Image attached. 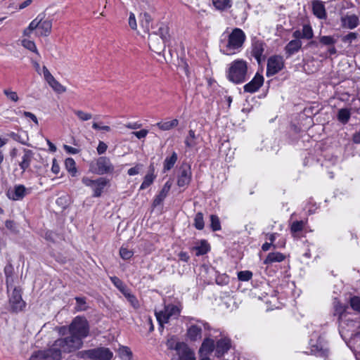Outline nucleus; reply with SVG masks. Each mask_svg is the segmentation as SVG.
<instances>
[{"instance_id": "56", "label": "nucleus", "mask_w": 360, "mask_h": 360, "mask_svg": "<svg viewBox=\"0 0 360 360\" xmlns=\"http://www.w3.org/2000/svg\"><path fill=\"white\" fill-rule=\"evenodd\" d=\"M129 27L132 29V30H136L137 28V24H136V18H135V15L133 13H131L129 14Z\"/></svg>"}, {"instance_id": "60", "label": "nucleus", "mask_w": 360, "mask_h": 360, "mask_svg": "<svg viewBox=\"0 0 360 360\" xmlns=\"http://www.w3.org/2000/svg\"><path fill=\"white\" fill-rule=\"evenodd\" d=\"M51 171L55 174H58L60 172V166L56 159L52 161Z\"/></svg>"}, {"instance_id": "62", "label": "nucleus", "mask_w": 360, "mask_h": 360, "mask_svg": "<svg viewBox=\"0 0 360 360\" xmlns=\"http://www.w3.org/2000/svg\"><path fill=\"white\" fill-rule=\"evenodd\" d=\"M23 115L25 117L30 118L37 125L39 124L38 120H37V117L35 116V115H34L33 113H32L30 112L25 111V112H23Z\"/></svg>"}, {"instance_id": "48", "label": "nucleus", "mask_w": 360, "mask_h": 360, "mask_svg": "<svg viewBox=\"0 0 360 360\" xmlns=\"http://www.w3.org/2000/svg\"><path fill=\"white\" fill-rule=\"evenodd\" d=\"M252 277V273L250 271H242L238 273V278L241 281H248Z\"/></svg>"}, {"instance_id": "46", "label": "nucleus", "mask_w": 360, "mask_h": 360, "mask_svg": "<svg viewBox=\"0 0 360 360\" xmlns=\"http://www.w3.org/2000/svg\"><path fill=\"white\" fill-rule=\"evenodd\" d=\"M112 283L124 294V292H126L127 289L126 288L123 282L116 276H113L110 278Z\"/></svg>"}, {"instance_id": "40", "label": "nucleus", "mask_w": 360, "mask_h": 360, "mask_svg": "<svg viewBox=\"0 0 360 360\" xmlns=\"http://www.w3.org/2000/svg\"><path fill=\"white\" fill-rule=\"evenodd\" d=\"M124 295L134 308L137 309L139 307L138 300L134 295L131 294L128 290L126 292H124Z\"/></svg>"}, {"instance_id": "41", "label": "nucleus", "mask_w": 360, "mask_h": 360, "mask_svg": "<svg viewBox=\"0 0 360 360\" xmlns=\"http://www.w3.org/2000/svg\"><path fill=\"white\" fill-rule=\"evenodd\" d=\"M305 225V222L304 221H295L292 223L290 226V231L292 234H295L297 232L301 231Z\"/></svg>"}, {"instance_id": "15", "label": "nucleus", "mask_w": 360, "mask_h": 360, "mask_svg": "<svg viewBox=\"0 0 360 360\" xmlns=\"http://www.w3.org/2000/svg\"><path fill=\"white\" fill-rule=\"evenodd\" d=\"M30 193V190L25 186L19 184L15 185L13 189L8 191V198L13 200H20Z\"/></svg>"}, {"instance_id": "26", "label": "nucleus", "mask_w": 360, "mask_h": 360, "mask_svg": "<svg viewBox=\"0 0 360 360\" xmlns=\"http://www.w3.org/2000/svg\"><path fill=\"white\" fill-rule=\"evenodd\" d=\"M302 44L300 40H291L285 47L286 53L291 56L295 53H297L302 47Z\"/></svg>"}, {"instance_id": "55", "label": "nucleus", "mask_w": 360, "mask_h": 360, "mask_svg": "<svg viewBox=\"0 0 360 360\" xmlns=\"http://www.w3.org/2000/svg\"><path fill=\"white\" fill-rule=\"evenodd\" d=\"M92 128L96 130H102V131H105L107 132L110 131V130H111V128L109 126H106V125L102 126L99 123H97V122L93 123Z\"/></svg>"}, {"instance_id": "58", "label": "nucleus", "mask_w": 360, "mask_h": 360, "mask_svg": "<svg viewBox=\"0 0 360 360\" xmlns=\"http://www.w3.org/2000/svg\"><path fill=\"white\" fill-rule=\"evenodd\" d=\"M134 136H136L139 139L145 138L148 134V131L147 129H141L138 131H134L132 133Z\"/></svg>"}, {"instance_id": "9", "label": "nucleus", "mask_w": 360, "mask_h": 360, "mask_svg": "<svg viewBox=\"0 0 360 360\" xmlns=\"http://www.w3.org/2000/svg\"><path fill=\"white\" fill-rule=\"evenodd\" d=\"M82 182L88 187H91L94 193L93 196L100 197L103 192L105 187L109 184V181L103 177H100L96 180H93L89 177L84 176Z\"/></svg>"}, {"instance_id": "30", "label": "nucleus", "mask_w": 360, "mask_h": 360, "mask_svg": "<svg viewBox=\"0 0 360 360\" xmlns=\"http://www.w3.org/2000/svg\"><path fill=\"white\" fill-rule=\"evenodd\" d=\"M177 160V154L173 152L172 155L165 158L163 164V170L167 172L170 170Z\"/></svg>"}, {"instance_id": "14", "label": "nucleus", "mask_w": 360, "mask_h": 360, "mask_svg": "<svg viewBox=\"0 0 360 360\" xmlns=\"http://www.w3.org/2000/svg\"><path fill=\"white\" fill-rule=\"evenodd\" d=\"M43 74L45 80L54 91L58 94H63L66 91L65 86L62 85L54 78L46 66L43 67Z\"/></svg>"}, {"instance_id": "20", "label": "nucleus", "mask_w": 360, "mask_h": 360, "mask_svg": "<svg viewBox=\"0 0 360 360\" xmlns=\"http://www.w3.org/2000/svg\"><path fill=\"white\" fill-rule=\"evenodd\" d=\"M341 22L343 27L352 30L358 26L359 20L354 14L345 15L341 18Z\"/></svg>"}, {"instance_id": "11", "label": "nucleus", "mask_w": 360, "mask_h": 360, "mask_svg": "<svg viewBox=\"0 0 360 360\" xmlns=\"http://www.w3.org/2000/svg\"><path fill=\"white\" fill-rule=\"evenodd\" d=\"M172 360H195L194 352L184 342H178L172 352Z\"/></svg>"}, {"instance_id": "16", "label": "nucleus", "mask_w": 360, "mask_h": 360, "mask_svg": "<svg viewBox=\"0 0 360 360\" xmlns=\"http://www.w3.org/2000/svg\"><path fill=\"white\" fill-rule=\"evenodd\" d=\"M264 83V77L262 75L257 73L253 79L244 86V91L255 93L259 90Z\"/></svg>"}, {"instance_id": "12", "label": "nucleus", "mask_w": 360, "mask_h": 360, "mask_svg": "<svg viewBox=\"0 0 360 360\" xmlns=\"http://www.w3.org/2000/svg\"><path fill=\"white\" fill-rule=\"evenodd\" d=\"M284 66L283 59L279 56L270 57L267 62V76L274 75L283 69Z\"/></svg>"}, {"instance_id": "61", "label": "nucleus", "mask_w": 360, "mask_h": 360, "mask_svg": "<svg viewBox=\"0 0 360 360\" xmlns=\"http://www.w3.org/2000/svg\"><path fill=\"white\" fill-rule=\"evenodd\" d=\"M63 148L65 150L70 154H77L79 152V150L77 148H73L68 145H64Z\"/></svg>"}, {"instance_id": "6", "label": "nucleus", "mask_w": 360, "mask_h": 360, "mask_svg": "<svg viewBox=\"0 0 360 360\" xmlns=\"http://www.w3.org/2000/svg\"><path fill=\"white\" fill-rule=\"evenodd\" d=\"M89 170L94 174L102 175L112 173L114 171V166L108 158L102 156L90 163Z\"/></svg>"}, {"instance_id": "23", "label": "nucleus", "mask_w": 360, "mask_h": 360, "mask_svg": "<svg viewBox=\"0 0 360 360\" xmlns=\"http://www.w3.org/2000/svg\"><path fill=\"white\" fill-rule=\"evenodd\" d=\"M32 158V151L28 149H25L23 150V155L21 157V160L19 162V166L22 169V174L30 167Z\"/></svg>"}, {"instance_id": "54", "label": "nucleus", "mask_w": 360, "mask_h": 360, "mask_svg": "<svg viewBox=\"0 0 360 360\" xmlns=\"http://www.w3.org/2000/svg\"><path fill=\"white\" fill-rule=\"evenodd\" d=\"M357 38V34L355 32H350L348 34L345 35L342 38V41L345 43L351 44L353 40Z\"/></svg>"}, {"instance_id": "24", "label": "nucleus", "mask_w": 360, "mask_h": 360, "mask_svg": "<svg viewBox=\"0 0 360 360\" xmlns=\"http://www.w3.org/2000/svg\"><path fill=\"white\" fill-rule=\"evenodd\" d=\"M214 349V342L213 340L207 338H205L199 349L200 356H208V354Z\"/></svg>"}, {"instance_id": "18", "label": "nucleus", "mask_w": 360, "mask_h": 360, "mask_svg": "<svg viewBox=\"0 0 360 360\" xmlns=\"http://www.w3.org/2000/svg\"><path fill=\"white\" fill-rule=\"evenodd\" d=\"M149 47L153 51L160 54L165 49V42L160 39L157 34H149Z\"/></svg>"}, {"instance_id": "51", "label": "nucleus", "mask_w": 360, "mask_h": 360, "mask_svg": "<svg viewBox=\"0 0 360 360\" xmlns=\"http://www.w3.org/2000/svg\"><path fill=\"white\" fill-rule=\"evenodd\" d=\"M350 305L354 310L360 313V297L356 296L352 297Z\"/></svg>"}, {"instance_id": "42", "label": "nucleus", "mask_w": 360, "mask_h": 360, "mask_svg": "<svg viewBox=\"0 0 360 360\" xmlns=\"http://www.w3.org/2000/svg\"><path fill=\"white\" fill-rule=\"evenodd\" d=\"M194 226L198 230L204 228L203 215L201 212H198L194 218Z\"/></svg>"}, {"instance_id": "19", "label": "nucleus", "mask_w": 360, "mask_h": 360, "mask_svg": "<svg viewBox=\"0 0 360 360\" xmlns=\"http://www.w3.org/2000/svg\"><path fill=\"white\" fill-rule=\"evenodd\" d=\"M265 49V44L262 41H253L252 44V55L257 60L258 63L261 62L262 58L264 57V51Z\"/></svg>"}, {"instance_id": "5", "label": "nucleus", "mask_w": 360, "mask_h": 360, "mask_svg": "<svg viewBox=\"0 0 360 360\" xmlns=\"http://www.w3.org/2000/svg\"><path fill=\"white\" fill-rule=\"evenodd\" d=\"M64 353L60 345H56V340L46 350L34 352L30 360H60Z\"/></svg>"}, {"instance_id": "50", "label": "nucleus", "mask_w": 360, "mask_h": 360, "mask_svg": "<svg viewBox=\"0 0 360 360\" xmlns=\"http://www.w3.org/2000/svg\"><path fill=\"white\" fill-rule=\"evenodd\" d=\"M210 221H211V227L213 231H218L221 229V225L219 222V219L216 215L210 216Z\"/></svg>"}, {"instance_id": "59", "label": "nucleus", "mask_w": 360, "mask_h": 360, "mask_svg": "<svg viewBox=\"0 0 360 360\" xmlns=\"http://www.w3.org/2000/svg\"><path fill=\"white\" fill-rule=\"evenodd\" d=\"M179 342H176L174 338H170L167 342V346L169 349L172 350L173 352L175 351L176 345H177Z\"/></svg>"}, {"instance_id": "22", "label": "nucleus", "mask_w": 360, "mask_h": 360, "mask_svg": "<svg viewBox=\"0 0 360 360\" xmlns=\"http://www.w3.org/2000/svg\"><path fill=\"white\" fill-rule=\"evenodd\" d=\"M172 183L170 181H167L165 185L163 186L162 188L157 195L153 200V206L156 207L159 205H160L165 198L167 197L171 187H172Z\"/></svg>"}, {"instance_id": "64", "label": "nucleus", "mask_w": 360, "mask_h": 360, "mask_svg": "<svg viewBox=\"0 0 360 360\" xmlns=\"http://www.w3.org/2000/svg\"><path fill=\"white\" fill-rule=\"evenodd\" d=\"M292 37L295 38L294 40H300V39H304V37L302 35L301 30H295L292 33Z\"/></svg>"}, {"instance_id": "49", "label": "nucleus", "mask_w": 360, "mask_h": 360, "mask_svg": "<svg viewBox=\"0 0 360 360\" xmlns=\"http://www.w3.org/2000/svg\"><path fill=\"white\" fill-rule=\"evenodd\" d=\"M77 302L76 310L77 311H84L87 309L86 300L84 297H76Z\"/></svg>"}, {"instance_id": "10", "label": "nucleus", "mask_w": 360, "mask_h": 360, "mask_svg": "<svg viewBox=\"0 0 360 360\" xmlns=\"http://www.w3.org/2000/svg\"><path fill=\"white\" fill-rule=\"evenodd\" d=\"M180 314V309L175 305L169 304L165 307L164 310L155 311L156 319L162 327L164 323L168 322L171 318H176Z\"/></svg>"}, {"instance_id": "38", "label": "nucleus", "mask_w": 360, "mask_h": 360, "mask_svg": "<svg viewBox=\"0 0 360 360\" xmlns=\"http://www.w3.org/2000/svg\"><path fill=\"white\" fill-rule=\"evenodd\" d=\"M22 45L27 49L35 53L39 57H40V54L37 49L35 43L33 41L28 39L22 40Z\"/></svg>"}, {"instance_id": "36", "label": "nucleus", "mask_w": 360, "mask_h": 360, "mask_svg": "<svg viewBox=\"0 0 360 360\" xmlns=\"http://www.w3.org/2000/svg\"><path fill=\"white\" fill-rule=\"evenodd\" d=\"M154 34H157L158 37L166 43L169 38V28L165 25H161L158 28V30Z\"/></svg>"}, {"instance_id": "31", "label": "nucleus", "mask_w": 360, "mask_h": 360, "mask_svg": "<svg viewBox=\"0 0 360 360\" xmlns=\"http://www.w3.org/2000/svg\"><path fill=\"white\" fill-rule=\"evenodd\" d=\"M214 6L217 10H226L231 7V0H212Z\"/></svg>"}, {"instance_id": "63", "label": "nucleus", "mask_w": 360, "mask_h": 360, "mask_svg": "<svg viewBox=\"0 0 360 360\" xmlns=\"http://www.w3.org/2000/svg\"><path fill=\"white\" fill-rule=\"evenodd\" d=\"M125 127L131 129H137L141 127V124L138 122H130L125 124Z\"/></svg>"}, {"instance_id": "1", "label": "nucleus", "mask_w": 360, "mask_h": 360, "mask_svg": "<svg viewBox=\"0 0 360 360\" xmlns=\"http://www.w3.org/2000/svg\"><path fill=\"white\" fill-rule=\"evenodd\" d=\"M70 336L56 340V345H60L64 353H70L82 347V340L89 335V327L86 319L77 316L69 326Z\"/></svg>"}, {"instance_id": "4", "label": "nucleus", "mask_w": 360, "mask_h": 360, "mask_svg": "<svg viewBox=\"0 0 360 360\" xmlns=\"http://www.w3.org/2000/svg\"><path fill=\"white\" fill-rule=\"evenodd\" d=\"M52 22L49 20H44V18L39 15L30 23L29 27L24 30V35L30 37V33L35 30L37 36H48L51 32Z\"/></svg>"}, {"instance_id": "35", "label": "nucleus", "mask_w": 360, "mask_h": 360, "mask_svg": "<svg viewBox=\"0 0 360 360\" xmlns=\"http://www.w3.org/2000/svg\"><path fill=\"white\" fill-rule=\"evenodd\" d=\"M196 250L197 256L206 254L210 250V245L206 240H201L199 245L193 248Z\"/></svg>"}, {"instance_id": "29", "label": "nucleus", "mask_w": 360, "mask_h": 360, "mask_svg": "<svg viewBox=\"0 0 360 360\" xmlns=\"http://www.w3.org/2000/svg\"><path fill=\"white\" fill-rule=\"evenodd\" d=\"M178 124L179 120L177 119H173L169 121L158 122L156 126L161 130L167 131L176 127Z\"/></svg>"}, {"instance_id": "47", "label": "nucleus", "mask_w": 360, "mask_h": 360, "mask_svg": "<svg viewBox=\"0 0 360 360\" xmlns=\"http://www.w3.org/2000/svg\"><path fill=\"white\" fill-rule=\"evenodd\" d=\"M120 255L123 259H129L133 256L134 252L127 248L122 246L120 250Z\"/></svg>"}, {"instance_id": "7", "label": "nucleus", "mask_w": 360, "mask_h": 360, "mask_svg": "<svg viewBox=\"0 0 360 360\" xmlns=\"http://www.w3.org/2000/svg\"><path fill=\"white\" fill-rule=\"evenodd\" d=\"M193 321V318H187L188 328L186 335L191 341H198L202 338V328H205L206 323L200 320H197L195 322Z\"/></svg>"}, {"instance_id": "45", "label": "nucleus", "mask_w": 360, "mask_h": 360, "mask_svg": "<svg viewBox=\"0 0 360 360\" xmlns=\"http://www.w3.org/2000/svg\"><path fill=\"white\" fill-rule=\"evenodd\" d=\"M350 117L349 111L347 109H340L338 112V120L343 122L346 123L348 122Z\"/></svg>"}, {"instance_id": "28", "label": "nucleus", "mask_w": 360, "mask_h": 360, "mask_svg": "<svg viewBox=\"0 0 360 360\" xmlns=\"http://www.w3.org/2000/svg\"><path fill=\"white\" fill-rule=\"evenodd\" d=\"M285 259V256L281 252H270L264 259L265 264H272L274 262H281Z\"/></svg>"}, {"instance_id": "25", "label": "nucleus", "mask_w": 360, "mask_h": 360, "mask_svg": "<svg viewBox=\"0 0 360 360\" xmlns=\"http://www.w3.org/2000/svg\"><path fill=\"white\" fill-rule=\"evenodd\" d=\"M314 14L320 19H324L326 17L325 6L322 2L315 1L312 4Z\"/></svg>"}, {"instance_id": "27", "label": "nucleus", "mask_w": 360, "mask_h": 360, "mask_svg": "<svg viewBox=\"0 0 360 360\" xmlns=\"http://www.w3.org/2000/svg\"><path fill=\"white\" fill-rule=\"evenodd\" d=\"M185 145L187 148H193L198 144V136L195 135V131L190 129L188 134L185 138Z\"/></svg>"}, {"instance_id": "57", "label": "nucleus", "mask_w": 360, "mask_h": 360, "mask_svg": "<svg viewBox=\"0 0 360 360\" xmlns=\"http://www.w3.org/2000/svg\"><path fill=\"white\" fill-rule=\"evenodd\" d=\"M108 148V146L103 141H99L97 152L99 155L103 154Z\"/></svg>"}, {"instance_id": "21", "label": "nucleus", "mask_w": 360, "mask_h": 360, "mask_svg": "<svg viewBox=\"0 0 360 360\" xmlns=\"http://www.w3.org/2000/svg\"><path fill=\"white\" fill-rule=\"evenodd\" d=\"M231 347V341L227 338H222L217 342L216 353L217 356L224 355Z\"/></svg>"}, {"instance_id": "32", "label": "nucleus", "mask_w": 360, "mask_h": 360, "mask_svg": "<svg viewBox=\"0 0 360 360\" xmlns=\"http://www.w3.org/2000/svg\"><path fill=\"white\" fill-rule=\"evenodd\" d=\"M155 179V176L153 174V170L150 171L144 176L143 181L140 186V189L144 190V189L147 188L148 186H150L153 184Z\"/></svg>"}, {"instance_id": "52", "label": "nucleus", "mask_w": 360, "mask_h": 360, "mask_svg": "<svg viewBox=\"0 0 360 360\" xmlns=\"http://www.w3.org/2000/svg\"><path fill=\"white\" fill-rule=\"evenodd\" d=\"M4 94L8 99L13 102H17L19 100L18 96L15 91H12L9 89H4Z\"/></svg>"}, {"instance_id": "8", "label": "nucleus", "mask_w": 360, "mask_h": 360, "mask_svg": "<svg viewBox=\"0 0 360 360\" xmlns=\"http://www.w3.org/2000/svg\"><path fill=\"white\" fill-rule=\"evenodd\" d=\"M79 356L82 358L87 357L94 360H111L113 354L108 348L98 347L82 351L79 353Z\"/></svg>"}, {"instance_id": "2", "label": "nucleus", "mask_w": 360, "mask_h": 360, "mask_svg": "<svg viewBox=\"0 0 360 360\" xmlns=\"http://www.w3.org/2000/svg\"><path fill=\"white\" fill-rule=\"evenodd\" d=\"M246 39L245 32L240 28H234L230 33H224L220 40V51L227 56L240 51Z\"/></svg>"}, {"instance_id": "43", "label": "nucleus", "mask_w": 360, "mask_h": 360, "mask_svg": "<svg viewBox=\"0 0 360 360\" xmlns=\"http://www.w3.org/2000/svg\"><path fill=\"white\" fill-rule=\"evenodd\" d=\"M319 41L326 46H333L337 39L333 36H322L319 38Z\"/></svg>"}, {"instance_id": "13", "label": "nucleus", "mask_w": 360, "mask_h": 360, "mask_svg": "<svg viewBox=\"0 0 360 360\" xmlns=\"http://www.w3.org/2000/svg\"><path fill=\"white\" fill-rule=\"evenodd\" d=\"M192 172L191 166L183 164L179 169V174L177 178V185L179 187H186L189 185L191 181Z\"/></svg>"}, {"instance_id": "34", "label": "nucleus", "mask_w": 360, "mask_h": 360, "mask_svg": "<svg viewBox=\"0 0 360 360\" xmlns=\"http://www.w3.org/2000/svg\"><path fill=\"white\" fill-rule=\"evenodd\" d=\"M65 169L72 174V176H76L77 170L76 163L73 158H68L65 160Z\"/></svg>"}, {"instance_id": "37", "label": "nucleus", "mask_w": 360, "mask_h": 360, "mask_svg": "<svg viewBox=\"0 0 360 360\" xmlns=\"http://www.w3.org/2000/svg\"><path fill=\"white\" fill-rule=\"evenodd\" d=\"M118 354L122 360H131L132 356L130 349L125 346H122L118 349Z\"/></svg>"}, {"instance_id": "17", "label": "nucleus", "mask_w": 360, "mask_h": 360, "mask_svg": "<svg viewBox=\"0 0 360 360\" xmlns=\"http://www.w3.org/2000/svg\"><path fill=\"white\" fill-rule=\"evenodd\" d=\"M10 304L13 311H19L25 307V303L22 300L20 291L14 289L10 297Z\"/></svg>"}, {"instance_id": "33", "label": "nucleus", "mask_w": 360, "mask_h": 360, "mask_svg": "<svg viewBox=\"0 0 360 360\" xmlns=\"http://www.w3.org/2000/svg\"><path fill=\"white\" fill-rule=\"evenodd\" d=\"M141 25L144 28L146 32L149 31L150 23L151 22V17L147 13H141L139 16Z\"/></svg>"}, {"instance_id": "53", "label": "nucleus", "mask_w": 360, "mask_h": 360, "mask_svg": "<svg viewBox=\"0 0 360 360\" xmlns=\"http://www.w3.org/2000/svg\"><path fill=\"white\" fill-rule=\"evenodd\" d=\"M142 169H143V165L137 164L134 167L129 169L127 171V174L129 176H134V175L139 174V172L141 171Z\"/></svg>"}, {"instance_id": "3", "label": "nucleus", "mask_w": 360, "mask_h": 360, "mask_svg": "<svg viewBox=\"0 0 360 360\" xmlns=\"http://www.w3.org/2000/svg\"><path fill=\"white\" fill-rule=\"evenodd\" d=\"M248 73V63L243 59H236L229 64L226 72L229 81L240 84L245 81Z\"/></svg>"}, {"instance_id": "44", "label": "nucleus", "mask_w": 360, "mask_h": 360, "mask_svg": "<svg viewBox=\"0 0 360 360\" xmlns=\"http://www.w3.org/2000/svg\"><path fill=\"white\" fill-rule=\"evenodd\" d=\"M302 33L304 39H311L314 36V32L311 27L309 25H304L302 27Z\"/></svg>"}, {"instance_id": "39", "label": "nucleus", "mask_w": 360, "mask_h": 360, "mask_svg": "<svg viewBox=\"0 0 360 360\" xmlns=\"http://www.w3.org/2000/svg\"><path fill=\"white\" fill-rule=\"evenodd\" d=\"M74 113L82 122L88 121L92 118V114L81 110H75Z\"/></svg>"}]
</instances>
